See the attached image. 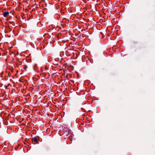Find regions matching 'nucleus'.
Returning a JSON list of instances; mask_svg holds the SVG:
<instances>
[{
  "mask_svg": "<svg viewBox=\"0 0 155 155\" xmlns=\"http://www.w3.org/2000/svg\"><path fill=\"white\" fill-rule=\"evenodd\" d=\"M63 131L64 133H65V131H66V133H65L66 135H68L71 132V131L70 130L66 128H64L63 129Z\"/></svg>",
  "mask_w": 155,
  "mask_h": 155,
  "instance_id": "f257e3e1",
  "label": "nucleus"
},
{
  "mask_svg": "<svg viewBox=\"0 0 155 155\" xmlns=\"http://www.w3.org/2000/svg\"><path fill=\"white\" fill-rule=\"evenodd\" d=\"M32 141L34 144L37 143L38 141V139L36 137L33 138L32 139Z\"/></svg>",
  "mask_w": 155,
  "mask_h": 155,
  "instance_id": "f03ea898",
  "label": "nucleus"
},
{
  "mask_svg": "<svg viewBox=\"0 0 155 155\" xmlns=\"http://www.w3.org/2000/svg\"><path fill=\"white\" fill-rule=\"evenodd\" d=\"M9 15V13L8 12H5L3 13V15L4 17H6L8 16Z\"/></svg>",
  "mask_w": 155,
  "mask_h": 155,
  "instance_id": "7ed1b4c3",
  "label": "nucleus"
}]
</instances>
